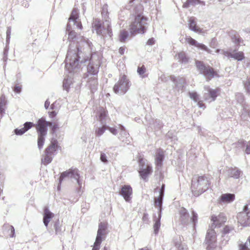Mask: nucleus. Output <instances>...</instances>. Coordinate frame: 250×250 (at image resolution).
I'll return each instance as SVG.
<instances>
[{
    "instance_id": "1",
    "label": "nucleus",
    "mask_w": 250,
    "mask_h": 250,
    "mask_svg": "<svg viewBox=\"0 0 250 250\" xmlns=\"http://www.w3.org/2000/svg\"><path fill=\"white\" fill-rule=\"evenodd\" d=\"M78 28L82 29V25L79 18L78 10L74 8L69 18L68 23L67 26V31L69 32L68 40L70 42L69 48L65 59V68L70 74L77 72L79 68V63H84L88 61L91 57V43L88 40L82 37L79 41H77L78 44L75 46V40L76 38V32L72 30Z\"/></svg>"
},
{
    "instance_id": "2",
    "label": "nucleus",
    "mask_w": 250,
    "mask_h": 250,
    "mask_svg": "<svg viewBox=\"0 0 250 250\" xmlns=\"http://www.w3.org/2000/svg\"><path fill=\"white\" fill-rule=\"evenodd\" d=\"M107 13L106 6H105L103 7L102 12V16L104 19L103 25H102L99 19H95L94 20L92 23V28L96 31L98 35L104 36V35L107 34L109 36L111 37L112 35V30L110 27V21L106 19L108 18Z\"/></svg>"
},
{
    "instance_id": "3",
    "label": "nucleus",
    "mask_w": 250,
    "mask_h": 250,
    "mask_svg": "<svg viewBox=\"0 0 250 250\" xmlns=\"http://www.w3.org/2000/svg\"><path fill=\"white\" fill-rule=\"evenodd\" d=\"M99 66V61L94 62L92 60L87 66V82L91 90L95 89L98 84L97 74Z\"/></svg>"
},
{
    "instance_id": "4",
    "label": "nucleus",
    "mask_w": 250,
    "mask_h": 250,
    "mask_svg": "<svg viewBox=\"0 0 250 250\" xmlns=\"http://www.w3.org/2000/svg\"><path fill=\"white\" fill-rule=\"evenodd\" d=\"M208 178L205 176L195 177L192 181L191 191L194 195L197 196L205 191L209 187Z\"/></svg>"
},
{
    "instance_id": "5",
    "label": "nucleus",
    "mask_w": 250,
    "mask_h": 250,
    "mask_svg": "<svg viewBox=\"0 0 250 250\" xmlns=\"http://www.w3.org/2000/svg\"><path fill=\"white\" fill-rule=\"evenodd\" d=\"M147 19L142 14H137L131 20L129 31L131 34L144 33L146 30Z\"/></svg>"
},
{
    "instance_id": "6",
    "label": "nucleus",
    "mask_w": 250,
    "mask_h": 250,
    "mask_svg": "<svg viewBox=\"0 0 250 250\" xmlns=\"http://www.w3.org/2000/svg\"><path fill=\"white\" fill-rule=\"evenodd\" d=\"M51 125L50 122H46L44 119L41 118L39 120L37 126V130L38 131V146L41 149L42 148L44 142V137L47 133V126Z\"/></svg>"
},
{
    "instance_id": "7",
    "label": "nucleus",
    "mask_w": 250,
    "mask_h": 250,
    "mask_svg": "<svg viewBox=\"0 0 250 250\" xmlns=\"http://www.w3.org/2000/svg\"><path fill=\"white\" fill-rule=\"evenodd\" d=\"M131 83L127 76L123 75L120 76L118 81L113 87V91L116 94L123 95L129 89Z\"/></svg>"
},
{
    "instance_id": "8",
    "label": "nucleus",
    "mask_w": 250,
    "mask_h": 250,
    "mask_svg": "<svg viewBox=\"0 0 250 250\" xmlns=\"http://www.w3.org/2000/svg\"><path fill=\"white\" fill-rule=\"evenodd\" d=\"M98 119L101 122V126L96 125L95 134L97 136H101L107 129L106 125V112L104 109L102 108L99 110Z\"/></svg>"
},
{
    "instance_id": "9",
    "label": "nucleus",
    "mask_w": 250,
    "mask_h": 250,
    "mask_svg": "<svg viewBox=\"0 0 250 250\" xmlns=\"http://www.w3.org/2000/svg\"><path fill=\"white\" fill-rule=\"evenodd\" d=\"M80 176L77 169H69L62 172L59 178V183H61L63 181L73 179L76 180L79 186V188L82 187V182L79 179Z\"/></svg>"
},
{
    "instance_id": "10",
    "label": "nucleus",
    "mask_w": 250,
    "mask_h": 250,
    "mask_svg": "<svg viewBox=\"0 0 250 250\" xmlns=\"http://www.w3.org/2000/svg\"><path fill=\"white\" fill-rule=\"evenodd\" d=\"M106 228L107 226L105 223H101L99 224L96 240L92 250H99L100 249L101 242L104 240L105 235Z\"/></svg>"
},
{
    "instance_id": "11",
    "label": "nucleus",
    "mask_w": 250,
    "mask_h": 250,
    "mask_svg": "<svg viewBox=\"0 0 250 250\" xmlns=\"http://www.w3.org/2000/svg\"><path fill=\"white\" fill-rule=\"evenodd\" d=\"M139 173L141 178L146 180L152 170V167L148 164L147 161L144 159H140L139 161Z\"/></svg>"
},
{
    "instance_id": "12",
    "label": "nucleus",
    "mask_w": 250,
    "mask_h": 250,
    "mask_svg": "<svg viewBox=\"0 0 250 250\" xmlns=\"http://www.w3.org/2000/svg\"><path fill=\"white\" fill-rule=\"evenodd\" d=\"M238 223L242 226L245 227L250 225V210L248 207H244L243 211L239 212L237 215Z\"/></svg>"
},
{
    "instance_id": "13",
    "label": "nucleus",
    "mask_w": 250,
    "mask_h": 250,
    "mask_svg": "<svg viewBox=\"0 0 250 250\" xmlns=\"http://www.w3.org/2000/svg\"><path fill=\"white\" fill-rule=\"evenodd\" d=\"M196 66L200 73L209 78L214 77L216 74L213 68L209 66L206 67L202 62L196 61Z\"/></svg>"
},
{
    "instance_id": "14",
    "label": "nucleus",
    "mask_w": 250,
    "mask_h": 250,
    "mask_svg": "<svg viewBox=\"0 0 250 250\" xmlns=\"http://www.w3.org/2000/svg\"><path fill=\"white\" fill-rule=\"evenodd\" d=\"M206 92L204 94V100L207 103H210L215 100L219 92V89H211L209 86H205Z\"/></svg>"
},
{
    "instance_id": "15",
    "label": "nucleus",
    "mask_w": 250,
    "mask_h": 250,
    "mask_svg": "<svg viewBox=\"0 0 250 250\" xmlns=\"http://www.w3.org/2000/svg\"><path fill=\"white\" fill-rule=\"evenodd\" d=\"M216 241V232L212 228H209L207 231L205 242L208 245V250L213 247Z\"/></svg>"
},
{
    "instance_id": "16",
    "label": "nucleus",
    "mask_w": 250,
    "mask_h": 250,
    "mask_svg": "<svg viewBox=\"0 0 250 250\" xmlns=\"http://www.w3.org/2000/svg\"><path fill=\"white\" fill-rule=\"evenodd\" d=\"M186 41L190 45L194 46L199 49L207 51L208 53H211V51L205 45L198 42L192 38L190 36H186L185 37Z\"/></svg>"
},
{
    "instance_id": "17",
    "label": "nucleus",
    "mask_w": 250,
    "mask_h": 250,
    "mask_svg": "<svg viewBox=\"0 0 250 250\" xmlns=\"http://www.w3.org/2000/svg\"><path fill=\"white\" fill-rule=\"evenodd\" d=\"M120 194L125 201L129 202L131 198V196L132 194V188L129 185L124 186L121 189Z\"/></svg>"
},
{
    "instance_id": "18",
    "label": "nucleus",
    "mask_w": 250,
    "mask_h": 250,
    "mask_svg": "<svg viewBox=\"0 0 250 250\" xmlns=\"http://www.w3.org/2000/svg\"><path fill=\"white\" fill-rule=\"evenodd\" d=\"M226 217L222 213H220L218 215H213L211 218L212 222L211 227H219L220 225L225 222Z\"/></svg>"
},
{
    "instance_id": "19",
    "label": "nucleus",
    "mask_w": 250,
    "mask_h": 250,
    "mask_svg": "<svg viewBox=\"0 0 250 250\" xmlns=\"http://www.w3.org/2000/svg\"><path fill=\"white\" fill-rule=\"evenodd\" d=\"M223 54L225 56L230 57L238 61H242L244 58V53L241 52H230L229 51H224Z\"/></svg>"
},
{
    "instance_id": "20",
    "label": "nucleus",
    "mask_w": 250,
    "mask_h": 250,
    "mask_svg": "<svg viewBox=\"0 0 250 250\" xmlns=\"http://www.w3.org/2000/svg\"><path fill=\"white\" fill-rule=\"evenodd\" d=\"M227 175L229 177L238 179L242 174V171L237 167H230L227 169Z\"/></svg>"
},
{
    "instance_id": "21",
    "label": "nucleus",
    "mask_w": 250,
    "mask_h": 250,
    "mask_svg": "<svg viewBox=\"0 0 250 250\" xmlns=\"http://www.w3.org/2000/svg\"><path fill=\"white\" fill-rule=\"evenodd\" d=\"M54 214L51 212L48 208H45L44 210L43 222L44 225L47 227L48 223L50 222L51 219L54 217Z\"/></svg>"
},
{
    "instance_id": "22",
    "label": "nucleus",
    "mask_w": 250,
    "mask_h": 250,
    "mask_svg": "<svg viewBox=\"0 0 250 250\" xmlns=\"http://www.w3.org/2000/svg\"><path fill=\"white\" fill-rule=\"evenodd\" d=\"M189 95L192 100L195 102L197 103V104L200 108L205 109L206 108L205 105L203 104V102L199 99V95L194 91L189 93Z\"/></svg>"
},
{
    "instance_id": "23",
    "label": "nucleus",
    "mask_w": 250,
    "mask_h": 250,
    "mask_svg": "<svg viewBox=\"0 0 250 250\" xmlns=\"http://www.w3.org/2000/svg\"><path fill=\"white\" fill-rule=\"evenodd\" d=\"M171 79L174 83L175 86L177 88H182L185 82V80L183 77L174 76L171 77Z\"/></svg>"
},
{
    "instance_id": "24",
    "label": "nucleus",
    "mask_w": 250,
    "mask_h": 250,
    "mask_svg": "<svg viewBox=\"0 0 250 250\" xmlns=\"http://www.w3.org/2000/svg\"><path fill=\"white\" fill-rule=\"evenodd\" d=\"M235 199V195L231 193L223 194L220 197V200L224 203H229Z\"/></svg>"
},
{
    "instance_id": "25",
    "label": "nucleus",
    "mask_w": 250,
    "mask_h": 250,
    "mask_svg": "<svg viewBox=\"0 0 250 250\" xmlns=\"http://www.w3.org/2000/svg\"><path fill=\"white\" fill-rule=\"evenodd\" d=\"M33 125V124L31 122H26L24 125V127L21 129L17 128L15 130V132L17 135H22L26 131L29 129Z\"/></svg>"
},
{
    "instance_id": "26",
    "label": "nucleus",
    "mask_w": 250,
    "mask_h": 250,
    "mask_svg": "<svg viewBox=\"0 0 250 250\" xmlns=\"http://www.w3.org/2000/svg\"><path fill=\"white\" fill-rule=\"evenodd\" d=\"M164 159V152L159 149L157 150L155 157V164L157 166L161 167Z\"/></svg>"
},
{
    "instance_id": "27",
    "label": "nucleus",
    "mask_w": 250,
    "mask_h": 250,
    "mask_svg": "<svg viewBox=\"0 0 250 250\" xmlns=\"http://www.w3.org/2000/svg\"><path fill=\"white\" fill-rule=\"evenodd\" d=\"M188 26L189 29L195 32H201V30L196 26V21L194 18L191 17L188 21Z\"/></svg>"
},
{
    "instance_id": "28",
    "label": "nucleus",
    "mask_w": 250,
    "mask_h": 250,
    "mask_svg": "<svg viewBox=\"0 0 250 250\" xmlns=\"http://www.w3.org/2000/svg\"><path fill=\"white\" fill-rule=\"evenodd\" d=\"M57 143V140L52 139L51 142V145L46 148L45 153H48V154L53 155V153L56 151Z\"/></svg>"
},
{
    "instance_id": "29",
    "label": "nucleus",
    "mask_w": 250,
    "mask_h": 250,
    "mask_svg": "<svg viewBox=\"0 0 250 250\" xmlns=\"http://www.w3.org/2000/svg\"><path fill=\"white\" fill-rule=\"evenodd\" d=\"M180 219L183 223H186L188 220V214L186 208H182L179 210Z\"/></svg>"
},
{
    "instance_id": "30",
    "label": "nucleus",
    "mask_w": 250,
    "mask_h": 250,
    "mask_svg": "<svg viewBox=\"0 0 250 250\" xmlns=\"http://www.w3.org/2000/svg\"><path fill=\"white\" fill-rule=\"evenodd\" d=\"M163 197L159 195L158 198L155 199V206L158 208V214H161Z\"/></svg>"
},
{
    "instance_id": "31",
    "label": "nucleus",
    "mask_w": 250,
    "mask_h": 250,
    "mask_svg": "<svg viewBox=\"0 0 250 250\" xmlns=\"http://www.w3.org/2000/svg\"><path fill=\"white\" fill-rule=\"evenodd\" d=\"M161 217V214L159 213L157 220H155V222L153 225V229L155 234H157L159 231V229L160 227V219Z\"/></svg>"
},
{
    "instance_id": "32",
    "label": "nucleus",
    "mask_w": 250,
    "mask_h": 250,
    "mask_svg": "<svg viewBox=\"0 0 250 250\" xmlns=\"http://www.w3.org/2000/svg\"><path fill=\"white\" fill-rule=\"evenodd\" d=\"M120 133L119 138L122 141L124 142V137H125L126 139L129 137V134L127 133L125 129V127L121 125H120Z\"/></svg>"
},
{
    "instance_id": "33",
    "label": "nucleus",
    "mask_w": 250,
    "mask_h": 250,
    "mask_svg": "<svg viewBox=\"0 0 250 250\" xmlns=\"http://www.w3.org/2000/svg\"><path fill=\"white\" fill-rule=\"evenodd\" d=\"M241 116L245 120L248 119V117L250 116V110L247 106H244L241 112Z\"/></svg>"
},
{
    "instance_id": "34",
    "label": "nucleus",
    "mask_w": 250,
    "mask_h": 250,
    "mask_svg": "<svg viewBox=\"0 0 250 250\" xmlns=\"http://www.w3.org/2000/svg\"><path fill=\"white\" fill-rule=\"evenodd\" d=\"M72 83V79L71 76H68L67 78H64L63 83V87L66 90H68V88Z\"/></svg>"
},
{
    "instance_id": "35",
    "label": "nucleus",
    "mask_w": 250,
    "mask_h": 250,
    "mask_svg": "<svg viewBox=\"0 0 250 250\" xmlns=\"http://www.w3.org/2000/svg\"><path fill=\"white\" fill-rule=\"evenodd\" d=\"M45 153V155L43 158L42 159V162L44 165H47L52 161V155L48 154V153Z\"/></svg>"
},
{
    "instance_id": "36",
    "label": "nucleus",
    "mask_w": 250,
    "mask_h": 250,
    "mask_svg": "<svg viewBox=\"0 0 250 250\" xmlns=\"http://www.w3.org/2000/svg\"><path fill=\"white\" fill-rule=\"evenodd\" d=\"M6 104V99L4 96H1L0 97V113L4 112V107Z\"/></svg>"
},
{
    "instance_id": "37",
    "label": "nucleus",
    "mask_w": 250,
    "mask_h": 250,
    "mask_svg": "<svg viewBox=\"0 0 250 250\" xmlns=\"http://www.w3.org/2000/svg\"><path fill=\"white\" fill-rule=\"evenodd\" d=\"M178 59L182 62H187L188 59L187 58L184 52H181L177 55Z\"/></svg>"
},
{
    "instance_id": "38",
    "label": "nucleus",
    "mask_w": 250,
    "mask_h": 250,
    "mask_svg": "<svg viewBox=\"0 0 250 250\" xmlns=\"http://www.w3.org/2000/svg\"><path fill=\"white\" fill-rule=\"evenodd\" d=\"M232 41L237 46H239L241 43H243V40L238 35H234L232 38Z\"/></svg>"
},
{
    "instance_id": "39",
    "label": "nucleus",
    "mask_w": 250,
    "mask_h": 250,
    "mask_svg": "<svg viewBox=\"0 0 250 250\" xmlns=\"http://www.w3.org/2000/svg\"><path fill=\"white\" fill-rule=\"evenodd\" d=\"M146 71V68L144 66L138 67L137 72L141 78H144L146 77L145 75Z\"/></svg>"
},
{
    "instance_id": "40",
    "label": "nucleus",
    "mask_w": 250,
    "mask_h": 250,
    "mask_svg": "<svg viewBox=\"0 0 250 250\" xmlns=\"http://www.w3.org/2000/svg\"><path fill=\"white\" fill-rule=\"evenodd\" d=\"M128 36V33L126 31H121L120 35V40L121 42H125L126 39Z\"/></svg>"
},
{
    "instance_id": "41",
    "label": "nucleus",
    "mask_w": 250,
    "mask_h": 250,
    "mask_svg": "<svg viewBox=\"0 0 250 250\" xmlns=\"http://www.w3.org/2000/svg\"><path fill=\"white\" fill-rule=\"evenodd\" d=\"M244 88L246 91L250 94V77L248 78L244 83Z\"/></svg>"
},
{
    "instance_id": "42",
    "label": "nucleus",
    "mask_w": 250,
    "mask_h": 250,
    "mask_svg": "<svg viewBox=\"0 0 250 250\" xmlns=\"http://www.w3.org/2000/svg\"><path fill=\"white\" fill-rule=\"evenodd\" d=\"M190 220H191V222H192V223L194 225L197 222V220H198L197 214L193 211H192V215H191Z\"/></svg>"
},
{
    "instance_id": "43",
    "label": "nucleus",
    "mask_w": 250,
    "mask_h": 250,
    "mask_svg": "<svg viewBox=\"0 0 250 250\" xmlns=\"http://www.w3.org/2000/svg\"><path fill=\"white\" fill-rule=\"evenodd\" d=\"M232 228L229 227V226H226L224 228L223 232L224 234V235L223 237H225L226 234L229 233V232H230L231 230H232Z\"/></svg>"
},
{
    "instance_id": "44",
    "label": "nucleus",
    "mask_w": 250,
    "mask_h": 250,
    "mask_svg": "<svg viewBox=\"0 0 250 250\" xmlns=\"http://www.w3.org/2000/svg\"><path fill=\"white\" fill-rule=\"evenodd\" d=\"M239 250H250V249L248 248L247 243H241L239 245Z\"/></svg>"
},
{
    "instance_id": "45",
    "label": "nucleus",
    "mask_w": 250,
    "mask_h": 250,
    "mask_svg": "<svg viewBox=\"0 0 250 250\" xmlns=\"http://www.w3.org/2000/svg\"><path fill=\"white\" fill-rule=\"evenodd\" d=\"M107 129H108L113 135H116L117 134V130L114 127L107 126Z\"/></svg>"
},
{
    "instance_id": "46",
    "label": "nucleus",
    "mask_w": 250,
    "mask_h": 250,
    "mask_svg": "<svg viewBox=\"0 0 250 250\" xmlns=\"http://www.w3.org/2000/svg\"><path fill=\"white\" fill-rule=\"evenodd\" d=\"M200 2L199 0H188V3L191 5H195L199 4Z\"/></svg>"
},
{
    "instance_id": "47",
    "label": "nucleus",
    "mask_w": 250,
    "mask_h": 250,
    "mask_svg": "<svg viewBox=\"0 0 250 250\" xmlns=\"http://www.w3.org/2000/svg\"><path fill=\"white\" fill-rule=\"evenodd\" d=\"M10 35H11V28L10 27H8L6 31V42H8L10 40Z\"/></svg>"
},
{
    "instance_id": "48",
    "label": "nucleus",
    "mask_w": 250,
    "mask_h": 250,
    "mask_svg": "<svg viewBox=\"0 0 250 250\" xmlns=\"http://www.w3.org/2000/svg\"><path fill=\"white\" fill-rule=\"evenodd\" d=\"M100 159L103 162L106 163L107 162L106 155L104 153H101Z\"/></svg>"
},
{
    "instance_id": "49",
    "label": "nucleus",
    "mask_w": 250,
    "mask_h": 250,
    "mask_svg": "<svg viewBox=\"0 0 250 250\" xmlns=\"http://www.w3.org/2000/svg\"><path fill=\"white\" fill-rule=\"evenodd\" d=\"M246 148L245 149V152L247 154H250V141L248 142L246 144Z\"/></svg>"
},
{
    "instance_id": "50",
    "label": "nucleus",
    "mask_w": 250,
    "mask_h": 250,
    "mask_svg": "<svg viewBox=\"0 0 250 250\" xmlns=\"http://www.w3.org/2000/svg\"><path fill=\"white\" fill-rule=\"evenodd\" d=\"M21 85H16L14 89V91L18 93L21 92Z\"/></svg>"
},
{
    "instance_id": "51",
    "label": "nucleus",
    "mask_w": 250,
    "mask_h": 250,
    "mask_svg": "<svg viewBox=\"0 0 250 250\" xmlns=\"http://www.w3.org/2000/svg\"><path fill=\"white\" fill-rule=\"evenodd\" d=\"M225 238L223 239V240L222 241L221 245L222 246H224L226 245L227 243V242L228 241V238L227 236L224 237Z\"/></svg>"
},
{
    "instance_id": "52",
    "label": "nucleus",
    "mask_w": 250,
    "mask_h": 250,
    "mask_svg": "<svg viewBox=\"0 0 250 250\" xmlns=\"http://www.w3.org/2000/svg\"><path fill=\"white\" fill-rule=\"evenodd\" d=\"M155 41L153 38L149 39L147 42L148 45H152L154 43Z\"/></svg>"
},
{
    "instance_id": "53",
    "label": "nucleus",
    "mask_w": 250,
    "mask_h": 250,
    "mask_svg": "<svg viewBox=\"0 0 250 250\" xmlns=\"http://www.w3.org/2000/svg\"><path fill=\"white\" fill-rule=\"evenodd\" d=\"M55 231L57 234L60 233L61 231L60 227L58 226L57 225H55Z\"/></svg>"
},
{
    "instance_id": "54",
    "label": "nucleus",
    "mask_w": 250,
    "mask_h": 250,
    "mask_svg": "<svg viewBox=\"0 0 250 250\" xmlns=\"http://www.w3.org/2000/svg\"><path fill=\"white\" fill-rule=\"evenodd\" d=\"M164 185H163L160 189L159 195L161 196H164Z\"/></svg>"
},
{
    "instance_id": "55",
    "label": "nucleus",
    "mask_w": 250,
    "mask_h": 250,
    "mask_svg": "<svg viewBox=\"0 0 250 250\" xmlns=\"http://www.w3.org/2000/svg\"><path fill=\"white\" fill-rule=\"evenodd\" d=\"M125 48L123 47H120L119 50V52L121 55H123L125 53Z\"/></svg>"
},
{
    "instance_id": "56",
    "label": "nucleus",
    "mask_w": 250,
    "mask_h": 250,
    "mask_svg": "<svg viewBox=\"0 0 250 250\" xmlns=\"http://www.w3.org/2000/svg\"><path fill=\"white\" fill-rule=\"evenodd\" d=\"M50 105V102L47 100L44 104V107L46 109H47Z\"/></svg>"
},
{
    "instance_id": "57",
    "label": "nucleus",
    "mask_w": 250,
    "mask_h": 250,
    "mask_svg": "<svg viewBox=\"0 0 250 250\" xmlns=\"http://www.w3.org/2000/svg\"><path fill=\"white\" fill-rule=\"evenodd\" d=\"M142 219H143V220L144 222L146 221L147 220V219H148V215H147V214L145 213L144 214V215H143Z\"/></svg>"
},
{
    "instance_id": "58",
    "label": "nucleus",
    "mask_w": 250,
    "mask_h": 250,
    "mask_svg": "<svg viewBox=\"0 0 250 250\" xmlns=\"http://www.w3.org/2000/svg\"><path fill=\"white\" fill-rule=\"evenodd\" d=\"M179 250H188L187 246L181 245L179 247Z\"/></svg>"
},
{
    "instance_id": "59",
    "label": "nucleus",
    "mask_w": 250,
    "mask_h": 250,
    "mask_svg": "<svg viewBox=\"0 0 250 250\" xmlns=\"http://www.w3.org/2000/svg\"><path fill=\"white\" fill-rule=\"evenodd\" d=\"M190 4H189L188 3V0L187 1V2L185 3H184L183 6V7L184 8H187Z\"/></svg>"
},
{
    "instance_id": "60",
    "label": "nucleus",
    "mask_w": 250,
    "mask_h": 250,
    "mask_svg": "<svg viewBox=\"0 0 250 250\" xmlns=\"http://www.w3.org/2000/svg\"><path fill=\"white\" fill-rule=\"evenodd\" d=\"M11 232L13 233V234H12V236L13 237V235H14V234L15 230H14V228L12 226H11Z\"/></svg>"
},
{
    "instance_id": "61",
    "label": "nucleus",
    "mask_w": 250,
    "mask_h": 250,
    "mask_svg": "<svg viewBox=\"0 0 250 250\" xmlns=\"http://www.w3.org/2000/svg\"><path fill=\"white\" fill-rule=\"evenodd\" d=\"M201 30V32H198L199 33H200V34H204L205 33V32L202 29H200Z\"/></svg>"
},
{
    "instance_id": "62",
    "label": "nucleus",
    "mask_w": 250,
    "mask_h": 250,
    "mask_svg": "<svg viewBox=\"0 0 250 250\" xmlns=\"http://www.w3.org/2000/svg\"><path fill=\"white\" fill-rule=\"evenodd\" d=\"M248 241H249V244L247 242L245 243H247L248 246L249 245H250V238L248 239Z\"/></svg>"
},
{
    "instance_id": "63",
    "label": "nucleus",
    "mask_w": 250,
    "mask_h": 250,
    "mask_svg": "<svg viewBox=\"0 0 250 250\" xmlns=\"http://www.w3.org/2000/svg\"><path fill=\"white\" fill-rule=\"evenodd\" d=\"M139 250H148L146 248H142V249H140Z\"/></svg>"
},
{
    "instance_id": "64",
    "label": "nucleus",
    "mask_w": 250,
    "mask_h": 250,
    "mask_svg": "<svg viewBox=\"0 0 250 250\" xmlns=\"http://www.w3.org/2000/svg\"><path fill=\"white\" fill-rule=\"evenodd\" d=\"M2 191V188L0 187V194L1 193Z\"/></svg>"
}]
</instances>
